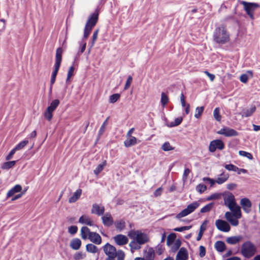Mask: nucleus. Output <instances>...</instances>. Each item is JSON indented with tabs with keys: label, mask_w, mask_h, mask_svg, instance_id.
<instances>
[{
	"label": "nucleus",
	"mask_w": 260,
	"mask_h": 260,
	"mask_svg": "<svg viewBox=\"0 0 260 260\" xmlns=\"http://www.w3.org/2000/svg\"><path fill=\"white\" fill-rule=\"evenodd\" d=\"M98 32H99V30L96 29V30H95L94 31L93 34L92 41V43H91V47H90L91 48L93 46L94 43L97 39Z\"/></svg>",
	"instance_id": "680f3d73"
},
{
	"label": "nucleus",
	"mask_w": 260,
	"mask_h": 260,
	"mask_svg": "<svg viewBox=\"0 0 260 260\" xmlns=\"http://www.w3.org/2000/svg\"><path fill=\"white\" fill-rule=\"evenodd\" d=\"M124 142V146L126 147H129L135 145L137 143V139L135 137H129Z\"/></svg>",
	"instance_id": "cd10ccee"
},
{
	"label": "nucleus",
	"mask_w": 260,
	"mask_h": 260,
	"mask_svg": "<svg viewBox=\"0 0 260 260\" xmlns=\"http://www.w3.org/2000/svg\"><path fill=\"white\" fill-rule=\"evenodd\" d=\"M204 110V107L203 106L197 107L196 109L194 117L197 119L199 118L203 113Z\"/></svg>",
	"instance_id": "4c0bfd02"
},
{
	"label": "nucleus",
	"mask_w": 260,
	"mask_h": 260,
	"mask_svg": "<svg viewBox=\"0 0 260 260\" xmlns=\"http://www.w3.org/2000/svg\"><path fill=\"white\" fill-rule=\"evenodd\" d=\"M169 101V98L168 96L164 93L162 92L161 94V103L163 107H165Z\"/></svg>",
	"instance_id": "c03bdc74"
},
{
	"label": "nucleus",
	"mask_w": 260,
	"mask_h": 260,
	"mask_svg": "<svg viewBox=\"0 0 260 260\" xmlns=\"http://www.w3.org/2000/svg\"><path fill=\"white\" fill-rule=\"evenodd\" d=\"M81 245V241L79 238H74L71 241L70 246L74 250H78Z\"/></svg>",
	"instance_id": "b1692460"
},
{
	"label": "nucleus",
	"mask_w": 260,
	"mask_h": 260,
	"mask_svg": "<svg viewBox=\"0 0 260 260\" xmlns=\"http://www.w3.org/2000/svg\"><path fill=\"white\" fill-rule=\"evenodd\" d=\"M79 222L81 224H85L87 225L92 226L93 222L91 218L87 215H83L79 219Z\"/></svg>",
	"instance_id": "6ab92c4d"
},
{
	"label": "nucleus",
	"mask_w": 260,
	"mask_h": 260,
	"mask_svg": "<svg viewBox=\"0 0 260 260\" xmlns=\"http://www.w3.org/2000/svg\"><path fill=\"white\" fill-rule=\"evenodd\" d=\"M155 256V252L151 247L149 248L145 251L144 259L145 260H153Z\"/></svg>",
	"instance_id": "5701e85b"
},
{
	"label": "nucleus",
	"mask_w": 260,
	"mask_h": 260,
	"mask_svg": "<svg viewBox=\"0 0 260 260\" xmlns=\"http://www.w3.org/2000/svg\"><path fill=\"white\" fill-rule=\"evenodd\" d=\"M62 50L61 48L57 49L56 51L55 56V69L52 73L51 80H50V90H51L52 85L54 83L55 81L56 76L59 70L61 62V54Z\"/></svg>",
	"instance_id": "20e7f679"
},
{
	"label": "nucleus",
	"mask_w": 260,
	"mask_h": 260,
	"mask_svg": "<svg viewBox=\"0 0 260 260\" xmlns=\"http://www.w3.org/2000/svg\"><path fill=\"white\" fill-rule=\"evenodd\" d=\"M243 239V236L241 235L232 236L226 239V242L230 244L234 245L238 243Z\"/></svg>",
	"instance_id": "412c9836"
},
{
	"label": "nucleus",
	"mask_w": 260,
	"mask_h": 260,
	"mask_svg": "<svg viewBox=\"0 0 260 260\" xmlns=\"http://www.w3.org/2000/svg\"><path fill=\"white\" fill-rule=\"evenodd\" d=\"M190 173V170L189 169H185L184 173H183V177H182V179L184 182L186 181L188 175H189V174Z\"/></svg>",
	"instance_id": "338daca9"
},
{
	"label": "nucleus",
	"mask_w": 260,
	"mask_h": 260,
	"mask_svg": "<svg viewBox=\"0 0 260 260\" xmlns=\"http://www.w3.org/2000/svg\"><path fill=\"white\" fill-rule=\"evenodd\" d=\"M188 258V253L186 249L181 248L177 254L176 260H187Z\"/></svg>",
	"instance_id": "aec40b11"
},
{
	"label": "nucleus",
	"mask_w": 260,
	"mask_h": 260,
	"mask_svg": "<svg viewBox=\"0 0 260 260\" xmlns=\"http://www.w3.org/2000/svg\"><path fill=\"white\" fill-rule=\"evenodd\" d=\"M228 208L232 212V213L234 214L235 217H236L237 218H241L242 213L241 209L240 206H238L237 203H235Z\"/></svg>",
	"instance_id": "a211bd4d"
},
{
	"label": "nucleus",
	"mask_w": 260,
	"mask_h": 260,
	"mask_svg": "<svg viewBox=\"0 0 260 260\" xmlns=\"http://www.w3.org/2000/svg\"><path fill=\"white\" fill-rule=\"evenodd\" d=\"M213 116L215 119L218 121L221 120V115H220V109L219 108H216L213 111Z\"/></svg>",
	"instance_id": "a18cd8bd"
},
{
	"label": "nucleus",
	"mask_w": 260,
	"mask_h": 260,
	"mask_svg": "<svg viewBox=\"0 0 260 260\" xmlns=\"http://www.w3.org/2000/svg\"><path fill=\"white\" fill-rule=\"evenodd\" d=\"M106 165V160H105L102 164L99 165L97 167L93 170L94 174L98 176L104 169Z\"/></svg>",
	"instance_id": "2f4dec72"
},
{
	"label": "nucleus",
	"mask_w": 260,
	"mask_h": 260,
	"mask_svg": "<svg viewBox=\"0 0 260 260\" xmlns=\"http://www.w3.org/2000/svg\"><path fill=\"white\" fill-rule=\"evenodd\" d=\"M230 35L223 26H219L215 29L213 40L218 44H224L230 41Z\"/></svg>",
	"instance_id": "f257e3e1"
},
{
	"label": "nucleus",
	"mask_w": 260,
	"mask_h": 260,
	"mask_svg": "<svg viewBox=\"0 0 260 260\" xmlns=\"http://www.w3.org/2000/svg\"><path fill=\"white\" fill-rule=\"evenodd\" d=\"M103 250L105 254L108 256V258H113L116 257L117 250L116 248L113 245L107 243L103 247Z\"/></svg>",
	"instance_id": "6e6552de"
},
{
	"label": "nucleus",
	"mask_w": 260,
	"mask_h": 260,
	"mask_svg": "<svg viewBox=\"0 0 260 260\" xmlns=\"http://www.w3.org/2000/svg\"><path fill=\"white\" fill-rule=\"evenodd\" d=\"M127 236L141 245H143L149 241L148 235L140 230H132L128 232Z\"/></svg>",
	"instance_id": "7ed1b4c3"
},
{
	"label": "nucleus",
	"mask_w": 260,
	"mask_h": 260,
	"mask_svg": "<svg viewBox=\"0 0 260 260\" xmlns=\"http://www.w3.org/2000/svg\"><path fill=\"white\" fill-rule=\"evenodd\" d=\"M191 228V226H185L179 228H176L174 229V230L176 232H181L185 230H188Z\"/></svg>",
	"instance_id": "0e129e2a"
},
{
	"label": "nucleus",
	"mask_w": 260,
	"mask_h": 260,
	"mask_svg": "<svg viewBox=\"0 0 260 260\" xmlns=\"http://www.w3.org/2000/svg\"><path fill=\"white\" fill-rule=\"evenodd\" d=\"M52 113L53 111H51L50 110H49L47 108L46 110L44 113V117L47 119L48 121H50L52 119Z\"/></svg>",
	"instance_id": "09e8293b"
},
{
	"label": "nucleus",
	"mask_w": 260,
	"mask_h": 260,
	"mask_svg": "<svg viewBox=\"0 0 260 260\" xmlns=\"http://www.w3.org/2000/svg\"><path fill=\"white\" fill-rule=\"evenodd\" d=\"M92 28L88 27L87 26H85L84 30L83 39H86L90 34Z\"/></svg>",
	"instance_id": "4d7b16f0"
},
{
	"label": "nucleus",
	"mask_w": 260,
	"mask_h": 260,
	"mask_svg": "<svg viewBox=\"0 0 260 260\" xmlns=\"http://www.w3.org/2000/svg\"><path fill=\"white\" fill-rule=\"evenodd\" d=\"M105 212V207L97 204H93L92 206L91 213L98 216L103 215Z\"/></svg>",
	"instance_id": "4468645a"
},
{
	"label": "nucleus",
	"mask_w": 260,
	"mask_h": 260,
	"mask_svg": "<svg viewBox=\"0 0 260 260\" xmlns=\"http://www.w3.org/2000/svg\"><path fill=\"white\" fill-rule=\"evenodd\" d=\"M176 238V235L174 233L170 234L167 237V245H171Z\"/></svg>",
	"instance_id": "8fccbe9b"
},
{
	"label": "nucleus",
	"mask_w": 260,
	"mask_h": 260,
	"mask_svg": "<svg viewBox=\"0 0 260 260\" xmlns=\"http://www.w3.org/2000/svg\"><path fill=\"white\" fill-rule=\"evenodd\" d=\"M86 250L89 252L95 253L98 252V248L92 244H88L86 246Z\"/></svg>",
	"instance_id": "473e14b6"
},
{
	"label": "nucleus",
	"mask_w": 260,
	"mask_h": 260,
	"mask_svg": "<svg viewBox=\"0 0 260 260\" xmlns=\"http://www.w3.org/2000/svg\"><path fill=\"white\" fill-rule=\"evenodd\" d=\"M22 190V187L20 185L17 184L11 189L7 194V197L8 198L13 196L15 193L20 192Z\"/></svg>",
	"instance_id": "a878e982"
},
{
	"label": "nucleus",
	"mask_w": 260,
	"mask_h": 260,
	"mask_svg": "<svg viewBox=\"0 0 260 260\" xmlns=\"http://www.w3.org/2000/svg\"><path fill=\"white\" fill-rule=\"evenodd\" d=\"M113 239L115 242L119 246H122L127 243L128 241V238L123 235L118 234L114 237Z\"/></svg>",
	"instance_id": "f8f14e48"
},
{
	"label": "nucleus",
	"mask_w": 260,
	"mask_h": 260,
	"mask_svg": "<svg viewBox=\"0 0 260 260\" xmlns=\"http://www.w3.org/2000/svg\"><path fill=\"white\" fill-rule=\"evenodd\" d=\"M88 239L92 243L98 245L100 244L102 242L101 237L95 232H91L88 237Z\"/></svg>",
	"instance_id": "f3484780"
},
{
	"label": "nucleus",
	"mask_w": 260,
	"mask_h": 260,
	"mask_svg": "<svg viewBox=\"0 0 260 260\" xmlns=\"http://www.w3.org/2000/svg\"><path fill=\"white\" fill-rule=\"evenodd\" d=\"M86 257V254L82 252H78L74 255V259L75 260H81Z\"/></svg>",
	"instance_id": "79ce46f5"
},
{
	"label": "nucleus",
	"mask_w": 260,
	"mask_h": 260,
	"mask_svg": "<svg viewBox=\"0 0 260 260\" xmlns=\"http://www.w3.org/2000/svg\"><path fill=\"white\" fill-rule=\"evenodd\" d=\"M215 248L219 252H223L225 249V243L221 241H217L215 244Z\"/></svg>",
	"instance_id": "c756f323"
},
{
	"label": "nucleus",
	"mask_w": 260,
	"mask_h": 260,
	"mask_svg": "<svg viewBox=\"0 0 260 260\" xmlns=\"http://www.w3.org/2000/svg\"><path fill=\"white\" fill-rule=\"evenodd\" d=\"M103 224L106 226H110L114 223V220L110 213H106L102 217Z\"/></svg>",
	"instance_id": "dca6fc26"
},
{
	"label": "nucleus",
	"mask_w": 260,
	"mask_h": 260,
	"mask_svg": "<svg viewBox=\"0 0 260 260\" xmlns=\"http://www.w3.org/2000/svg\"><path fill=\"white\" fill-rule=\"evenodd\" d=\"M141 244H139L137 241L133 240L129 244V246L131 248V251L134 253L135 250H139L141 248Z\"/></svg>",
	"instance_id": "c85d7f7f"
},
{
	"label": "nucleus",
	"mask_w": 260,
	"mask_h": 260,
	"mask_svg": "<svg viewBox=\"0 0 260 260\" xmlns=\"http://www.w3.org/2000/svg\"><path fill=\"white\" fill-rule=\"evenodd\" d=\"M91 232L87 226H83L81 229V238L84 240L88 239V237H89V235H90Z\"/></svg>",
	"instance_id": "bb28decb"
},
{
	"label": "nucleus",
	"mask_w": 260,
	"mask_h": 260,
	"mask_svg": "<svg viewBox=\"0 0 260 260\" xmlns=\"http://www.w3.org/2000/svg\"><path fill=\"white\" fill-rule=\"evenodd\" d=\"M239 154L240 155L247 157L249 159H252L253 158L252 155L251 153L246 152V151H242V150L239 151Z\"/></svg>",
	"instance_id": "6e6d98bb"
},
{
	"label": "nucleus",
	"mask_w": 260,
	"mask_h": 260,
	"mask_svg": "<svg viewBox=\"0 0 260 260\" xmlns=\"http://www.w3.org/2000/svg\"><path fill=\"white\" fill-rule=\"evenodd\" d=\"M78 230V228L76 226H71L68 229V232L71 235L75 234Z\"/></svg>",
	"instance_id": "052dcab7"
},
{
	"label": "nucleus",
	"mask_w": 260,
	"mask_h": 260,
	"mask_svg": "<svg viewBox=\"0 0 260 260\" xmlns=\"http://www.w3.org/2000/svg\"><path fill=\"white\" fill-rule=\"evenodd\" d=\"M120 94L119 93H115L110 96L109 102L113 104L117 102L120 98Z\"/></svg>",
	"instance_id": "37998d69"
},
{
	"label": "nucleus",
	"mask_w": 260,
	"mask_h": 260,
	"mask_svg": "<svg viewBox=\"0 0 260 260\" xmlns=\"http://www.w3.org/2000/svg\"><path fill=\"white\" fill-rule=\"evenodd\" d=\"M224 216L228 221H229L231 219H233L234 217H235L234 214L230 212H225Z\"/></svg>",
	"instance_id": "69168bd1"
},
{
	"label": "nucleus",
	"mask_w": 260,
	"mask_h": 260,
	"mask_svg": "<svg viewBox=\"0 0 260 260\" xmlns=\"http://www.w3.org/2000/svg\"><path fill=\"white\" fill-rule=\"evenodd\" d=\"M225 168L228 171H232L234 172H237L238 170V168L232 164L226 165L224 166Z\"/></svg>",
	"instance_id": "864d4df0"
},
{
	"label": "nucleus",
	"mask_w": 260,
	"mask_h": 260,
	"mask_svg": "<svg viewBox=\"0 0 260 260\" xmlns=\"http://www.w3.org/2000/svg\"><path fill=\"white\" fill-rule=\"evenodd\" d=\"M217 133L224 135L225 137L236 136L238 135V132L235 130L229 127L221 128L220 130L218 131Z\"/></svg>",
	"instance_id": "9b49d317"
},
{
	"label": "nucleus",
	"mask_w": 260,
	"mask_h": 260,
	"mask_svg": "<svg viewBox=\"0 0 260 260\" xmlns=\"http://www.w3.org/2000/svg\"><path fill=\"white\" fill-rule=\"evenodd\" d=\"M240 205L243 210L247 213H249L251 211V202L247 198H243L240 201Z\"/></svg>",
	"instance_id": "ddd939ff"
},
{
	"label": "nucleus",
	"mask_w": 260,
	"mask_h": 260,
	"mask_svg": "<svg viewBox=\"0 0 260 260\" xmlns=\"http://www.w3.org/2000/svg\"><path fill=\"white\" fill-rule=\"evenodd\" d=\"M199 206L200 203L199 202H193L188 205L185 209L178 213L176 215V217L178 219H179L181 217H185L193 212L197 208L199 207Z\"/></svg>",
	"instance_id": "423d86ee"
},
{
	"label": "nucleus",
	"mask_w": 260,
	"mask_h": 260,
	"mask_svg": "<svg viewBox=\"0 0 260 260\" xmlns=\"http://www.w3.org/2000/svg\"><path fill=\"white\" fill-rule=\"evenodd\" d=\"M132 80H133L132 77L131 76H129L127 79V80L126 81V83H125V84L124 86L125 90H126L129 88L131 83L132 82Z\"/></svg>",
	"instance_id": "13d9d810"
},
{
	"label": "nucleus",
	"mask_w": 260,
	"mask_h": 260,
	"mask_svg": "<svg viewBox=\"0 0 260 260\" xmlns=\"http://www.w3.org/2000/svg\"><path fill=\"white\" fill-rule=\"evenodd\" d=\"M108 119H109V117H108L105 120V121L103 122V123L102 124V126H101L100 129L99 131V136L102 135L104 134V133L105 132L106 125H107V123H108Z\"/></svg>",
	"instance_id": "de8ad7c7"
},
{
	"label": "nucleus",
	"mask_w": 260,
	"mask_h": 260,
	"mask_svg": "<svg viewBox=\"0 0 260 260\" xmlns=\"http://www.w3.org/2000/svg\"><path fill=\"white\" fill-rule=\"evenodd\" d=\"M15 164L16 161L15 160L7 161L3 164L2 168L3 169L8 170L14 166Z\"/></svg>",
	"instance_id": "c9c22d12"
},
{
	"label": "nucleus",
	"mask_w": 260,
	"mask_h": 260,
	"mask_svg": "<svg viewBox=\"0 0 260 260\" xmlns=\"http://www.w3.org/2000/svg\"><path fill=\"white\" fill-rule=\"evenodd\" d=\"M114 224L116 229L119 231H121L124 230L125 226V222L123 220L116 221L114 222Z\"/></svg>",
	"instance_id": "7c9ffc66"
},
{
	"label": "nucleus",
	"mask_w": 260,
	"mask_h": 260,
	"mask_svg": "<svg viewBox=\"0 0 260 260\" xmlns=\"http://www.w3.org/2000/svg\"><path fill=\"white\" fill-rule=\"evenodd\" d=\"M59 104V101L58 100H54L52 101L50 106L47 107V109L52 111H54Z\"/></svg>",
	"instance_id": "72a5a7b5"
},
{
	"label": "nucleus",
	"mask_w": 260,
	"mask_h": 260,
	"mask_svg": "<svg viewBox=\"0 0 260 260\" xmlns=\"http://www.w3.org/2000/svg\"><path fill=\"white\" fill-rule=\"evenodd\" d=\"M117 260H124L125 254L121 250H118L116 252Z\"/></svg>",
	"instance_id": "5fc2aeb1"
},
{
	"label": "nucleus",
	"mask_w": 260,
	"mask_h": 260,
	"mask_svg": "<svg viewBox=\"0 0 260 260\" xmlns=\"http://www.w3.org/2000/svg\"><path fill=\"white\" fill-rule=\"evenodd\" d=\"M28 143V140H23L18 144L15 147V149L16 151L20 150L23 149Z\"/></svg>",
	"instance_id": "ea45409f"
},
{
	"label": "nucleus",
	"mask_w": 260,
	"mask_h": 260,
	"mask_svg": "<svg viewBox=\"0 0 260 260\" xmlns=\"http://www.w3.org/2000/svg\"><path fill=\"white\" fill-rule=\"evenodd\" d=\"M243 6L244 10L246 14L252 19H254V12L260 7L259 4L255 3H249L245 1L241 2Z\"/></svg>",
	"instance_id": "39448f33"
},
{
	"label": "nucleus",
	"mask_w": 260,
	"mask_h": 260,
	"mask_svg": "<svg viewBox=\"0 0 260 260\" xmlns=\"http://www.w3.org/2000/svg\"><path fill=\"white\" fill-rule=\"evenodd\" d=\"M240 251L244 257L249 258L257 253V247L251 241H246L242 244Z\"/></svg>",
	"instance_id": "f03ea898"
},
{
	"label": "nucleus",
	"mask_w": 260,
	"mask_h": 260,
	"mask_svg": "<svg viewBox=\"0 0 260 260\" xmlns=\"http://www.w3.org/2000/svg\"><path fill=\"white\" fill-rule=\"evenodd\" d=\"M239 218H237L236 217H235L233 219H231L229 222L232 225L236 226L239 224L238 219Z\"/></svg>",
	"instance_id": "e2e57ef3"
},
{
	"label": "nucleus",
	"mask_w": 260,
	"mask_h": 260,
	"mask_svg": "<svg viewBox=\"0 0 260 260\" xmlns=\"http://www.w3.org/2000/svg\"><path fill=\"white\" fill-rule=\"evenodd\" d=\"M256 108L254 106L251 107L249 109H247L243 112L242 116H250L255 111Z\"/></svg>",
	"instance_id": "f704fd0d"
},
{
	"label": "nucleus",
	"mask_w": 260,
	"mask_h": 260,
	"mask_svg": "<svg viewBox=\"0 0 260 260\" xmlns=\"http://www.w3.org/2000/svg\"><path fill=\"white\" fill-rule=\"evenodd\" d=\"M161 149L165 151H168L174 150V148L170 145L169 142H166L161 146Z\"/></svg>",
	"instance_id": "a19ab883"
},
{
	"label": "nucleus",
	"mask_w": 260,
	"mask_h": 260,
	"mask_svg": "<svg viewBox=\"0 0 260 260\" xmlns=\"http://www.w3.org/2000/svg\"><path fill=\"white\" fill-rule=\"evenodd\" d=\"M221 194L220 193H215L207 198V201H211L216 199H218L221 198Z\"/></svg>",
	"instance_id": "3c124183"
},
{
	"label": "nucleus",
	"mask_w": 260,
	"mask_h": 260,
	"mask_svg": "<svg viewBox=\"0 0 260 260\" xmlns=\"http://www.w3.org/2000/svg\"><path fill=\"white\" fill-rule=\"evenodd\" d=\"M214 203H210L202 208L200 210V212L203 213L209 212L212 209Z\"/></svg>",
	"instance_id": "58836bf2"
},
{
	"label": "nucleus",
	"mask_w": 260,
	"mask_h": 260,
	"mask_svg": "<svg viewBox=\"0 0 260 260\" xmlns=\"http://www.w3.org/2000/svg\"><path fill=\"white\" fill-rule=\"evenodd\" d=\"M74 68L73 66H71L70 67L68 75H67V78L66 80V83H69L70 81V78L73 76L74 74Z\"/></svg>",
	"instance_id": "49530a36"
},
{
	"label": "nucleus",
	"mask_w": 260,
	"mask_h": 260,
	"mask_svg": "<svg viewBox=\"0 0 260 260\" xmlns=\"http://www.w3.org/2000/svg\"><path fill=\"white\" fill-rule=\"evenodd\" d=\"M183 118L181 117L176 118L174 121L170 123L168 126L169 127H174L179 125L182 121Z\"/></svg>",
	"instance_id": "e433bc0d"
},
{
	"label": "nucleus",
	"mask_w": 260,
	"mask_h": 260,
	"mask_svg": "<svg viewBox=\"0 0 260 260\" xmlns=\"http://www.w3.org/2000/svg\"><path fill=\"white\" fill-rule=\"evenodd\" d=\"M248 76L245 74L241 75L240 77V81L244 83H247V82L248 81Z\"/></svg>",
	"instance_id": "774afa93"
},
{
	"label": "nucleus",
	"mask_w": 260,
	"mask_h": 260,
	"mask_svg": "<svg viewBox=\"0 0 260 260\" xmlns=\"http://www.w3.org/2000/svg\"><path fill=\"white\" fill-rule=\"evenodd\" d=\"M224 205L229 207L236 203L234 196L230 192H225L223 194Z\"/></svg>",
	"instance_id": "9d476101"
},
{
	"label": "nucleus",
	"mask_w": 260,
	"mask_h": 260,
	"mask_svg": "<svg viewBox=\"0 0 260 260\" xmlns=\"http://www.w3.org/2000/svg\"><path fill=\"white\" fill-rule=\"evenodd\" d=\"M207 189V187L205 185L200 184L198 185H197L196 187V190L198 192H199L200 193H202L204 192Z\"/></svg>",
	"instance_id": "603ef678"
},
{
	"label": "nucleus",
	"mask_w": 260,
	"mask_h": 260,
	"mask_svg": "<svg viewBox=\"0 0 260 260\" xmlns=\"http://www.w3.org/2000/svg\"><path fill=\"white\" fill-rule=\"evenodd\" d=\"M229 178V174L222 172L218 177L216 179V183L218 184H222L225 182Z\"/></svg>",
	"instance_id": "4be33fe9"
},
{
	"label": "nucleus",
	"mask_w": 260,
	"mask_h": 260,
	"mask_svg": "<svg viewBox=\"0 0 260 260\" xmlns=\"http://www.w3.org/2000/svg\"><path fill=\"white\" fill-rule=\"evenodd\" d=\"M224 148V143L221 140L219 139L211 141L209 146V151L212 153L214 152L216 149L222 150Z\"/></svg>",
	"instance_id": "0eeeda50"
},
{
	"label": "nucleus",
	"mask_w": 260,
	"mask_h": 260,
	"mask_svg": "<svg viewBox=\"0 0 260 260\" xmlns=\"http://www.w3.org/2000/svg\"><path fill=\"white\" fill-rule=\"evenodd\" d=\"M81 194H82V189H77L74 193L73 196L69 199V202L70 203H75L80 198Z\"/></svg>",
	"instance_id": "393cba45"
},
{
	"label": "nucleus",
	"mask_w": 260,
	"mask_h": 260,
	"mask_svg": "<svg viewBox=\"0 0 260 260\" xmlns=\"http://www.w3.org/2000/svg\"><path fill=\"white\" fill-rule=\"evenodd\" d=\"M203 180L204 181L208 182L210 184L211 187H212L214 185V184L216 183V179L214 180L213 179H211V178H210L208 177L203 178Z\"/></svg>",
	"instance_id": "bf43d9fd"
},
{
	"label": "nucleus",
	"mask_w": 260,
	"mask_h": 260,
	"mask_svg": "<svg viewBox=\"0 0 260 260\" xmlns=\"http://www.w3.org/2000/svg\"><path fill=\"white\" fill-rule=\"evenodd\" d=\"M98 19V14L94 13L92 14L88 19V20L86 23L85 26H87L88 27L92 28L96 24Z\"/></svg>",
	"instance_id": "2eb2a0df"
},
{
	"label": "nucleus",
	"mask_w": 260,
	"mask_h": 260,
	"mask_svg": "<svg viewBox=\"0 0 260 260\" xmlns=\"http://www.w3.org/2000/svg\"><path fill=\"white\" fill-rule=\"evenodd\" d=\"M215 224L217 229L221 232H228L230 231V225L225 220L217 219L215 221Z\"/></svg>",
	"instance_id": "1a4fd4ad"
}]
</instances>
